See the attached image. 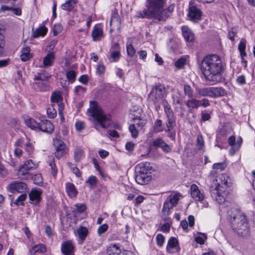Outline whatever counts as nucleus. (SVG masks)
<instances>
[{"instance_id":"nucleus-18","label":"nucleus","mask_w":255,"mask_h":255,"mask_svg":"<svg viewBox=\"0 0 255 255\" xmlns=\"http://www.w3.org/2000/svg\"><path fill=\"white\" fill-rule=\"evenodd\" d=\"M38 129H40L43 132L50 133L54 130V126L50 121L44 120L39 123Z\"/></svg>"},{"instance_id":"nucleus-23","label":"nucleus","mask_w":255,"mask_h":255,"mask_svg":"<svg viewBox=\"0 0 255 255\" xmlns=\"http://www.w3.org/2000/svg\"><path fill=\"white\" fill-rule=\"evenodd\" d=\"M65 190L67 195L70 198H75L78 194V191L72 183L67 182L65 184Z\"/></svg>"},{"instance_id":"nucleus-41","label":"nucleus","mask_w":255,"mask_h":255,"mask_svg":"<svg viewBox=\"0 0 255 255\" xmlns=\"http://www.w3.org/2000/svg\"><path fill=\"white\" fill-rule=\"evenodd\" d=\"M163 105L164 109V112L167 118L174 117L173 112L171 109L170 106L166 101H163Z\"/></svg>"},{"instance_id":"nucleus-30","label":"nucleus","mask_w":255,"mask_h":255,"mask_svg":"<svg viewBox=\"0 0 255 255\" xmlns=\"http://www.w3.org/2000/svg\"><path fill=\"white\" fill-rule=\"evenodd\" d=\"M55 59V54L53 52L48 53L43 58V64L44 67L51 66Z\"/></svg>"},{"instance_id":"nucleus-9","label":"nucleus","mask_w":255,"mask_h":255,"mask_svg":"<svg viewBox=\"0 0 255 255\" xmlns=\"http://www.w3.org/2000/svg\"><path fill=\"white\" fill-rule=\"evenodd\" d=\"M50 76L46 72L38 73L34 77L36 81L35 84L39 88L40 91H45L47 89V85L45 82L48 79Z\"/></svg>"},{"instance_id":"nucleus-51","label":"nucleus","mask_w":255,"mask_h":255,"mask_svg":"<svg viewBox=\"0 0 255 255\" xmlns=\"http://www.w3.org/2000/svg\"><path fill=\"white\" fill-rule=\"evenodd\" d=\"M236 82L240 86H244L246 83V78L244 75H241L237 76Z\"/></svg>"},{"instance_id":"nucleus-21","label":"nucleus","mask_w":255,"mask_h":255,"mask_svg":"<svg viewBox=\"0 0 255 255\" xmlns=\"http://www.w3.org/2000/svg\"><path fill=\"white\" fill-rule=\"evenodd\" d=\"M74 246L70 241L64 242L61 245V252L64 255H73Z\"/></svg>"},{"instance_id":"nucleus-25","label":"nucleus","mask_w":255,"mask_h":255,"mask_svg":"<svg viewBox=\"0 0 255 255\" xmlns=\"http://www.w3.org/2000/svg\"><path fill=\"white\" fill-rule=\"evenodd\" d=\"M76 233L79 238L78 242L82 244L88 236L89 231L86 227L81 226L77 229Z\"/></svg>"},{"instance_id":"nucleus-57","label":"nucleus","mask_w":255,"mask_h":255,"mask_svg":"<svg viewBox=\"0 0 255 255\" xmlns=\"http://www.w3.org/2000/svg\"><path fill=\"white\" fill-rule=\"evenodd\" d=\"M108 229V225L106 224H103L102 225L100 226L97 232L98 234L99 235H101L102 234H104L105 232L107 231Z\"/></svg>"},{"instance_id":"nucleus-26","label":"nucleus","mask_w":255,"mask_h":255,"mask_svg":"<svg viewBox=\"0 0 255 255\" xmlns=\"http://www.w3.org/2000/svg\"><path fill=\"white\" fill-rule=\"evenodd\" d=\"M181 29L185 40L188 42H192L194 40V36L191 29L188 26L185 25L182 27Z\"/></svg>"},{"instance_id":"nucleus-37","label":"nucleus","mask_w":255,"mask_h":255,"mask_svg":"<svg viewBox=\"0 0 255 255\" xmlns=\"http://www.w3.org/2000/svg\"><path fill=\"white\" fill-rule=\"evenodd\" d=\"M200 100L192 98L187 101L186 106L190 109H197L199 107Z\"/></svg>"},{"instance_id":"nucleus-56","label":"nucleus","mask_w":255,"mask_h":255,"mask_svg":"<svg viewBox=\"0 0 255 255\" xmlns=\"http://www.w3.org/2000/svg\"><path fill=\"white\" fill-rule=\"evenodd\" d=\"M226 164L224 162L216 163L213 165V168L223 170L225 169Z\"/></svg>"},{"instance_id":"nucleus-11","label":"nucleus","mask_w":255,"mask_h":255,"mask_svg":"<svg viewBox=\"0 0 255 255\" xmlns=\"http://www.w3.org/2000/svg\"><path fill=\"white\" fill-rule=\"evenodd\" d=\"M132 119L135 126L139 129H141L146 124V120L144 117V114L142 113L141 110H139L138 112H136L132 115Z\"/></svg>"},{"instance_id":"nucleus-39","label":"nucleus","mask_w":255,"mask_h":255,"mask_svg":"<svg viewBox=\"0 0 255 255\" xmlns=\"http://www.w3.org/2000/svg\"><path fill=\"white\" fill-rule=\"evenodd\" d=\"M48 164L51 168L52 175L53 177H55L57 175L58 170L53 157H49Z\"/></svg>"},{"instance_id":"nucleus-33","label":"nucleus","mask_w":255,"mask_h":255,"mask_svg":"<svg viewBox=\"0 0 255 255\" xmlns=\"http://www.w3.org/2000/svg\"><path fill=\"white\" fill-rule=\"evenodd\" d=\"M41 192L37 190H32L29 195L30 200L35 203H38L40 200Z\"/></svg>"},{"instance_id":"nucleus-62","label":"nucleus","mask_w":255,"mask_h":255,"mask_svg":"<svg viewBox=\"0 0 255 255\" xmlns=\"http://www.w3.org/2000/svg\"><path fill=\"white\" fill-rule=\"evenodd\" d=\"M79 81L85 85H86L89 81V78L87 75H83L79 78Z\"/></svg>"},{"instance_id":"nucleus-60","label":"nucleus","mask_w":255,"mask_h":255,"mask_svg":"<svg viewBox=\"0 0 255 255\" xmlns=\"http://www.w3.org/2000/svg\"><path fill=\"white\" fill-rule=\"evenodd\" d=\"M85 127V124L81 121H78L75 123V128L78 131H81Z\"/></svg>"},{"instance_id":"nucleus-36","label":"nucleus","mask_w":255,"mask_h":255,"mask_svg":"<svg viewBox=\"0 0 255 255\" xmlns=\"http://www.w3.org/2000/svg\"><path fill=\"white\" fill-rule=\"evenodd\" d=\"M75 4V0H66L65 2L61 5V8L64 10L71 11L74 8Z\"/></svg>"},{"instance_id":"nucleus-12","label":"nucleus","mask_w":255,"mask_h":255,"mask_svg":"<svg viewBox=\"0 0 255 255\" xmlns=\"http://www.w3.org/2000/svg\"><path fill=\"white\" fill-rule=\"evenodd\" d=\"M62 99L61 94L59 92H55L51 97L52 105H54V106H57L58 107V112L60 116H62V111L64 109V105L62 103Z\"/></svg>"},{"instance_id":"nucleus-15","label":"nucleus","mask_w":255,"mask_h":255,"mask_svg":"<svg viewBox=\"0 0 255 255\" xmlns=\"http://www.w3.org/2000/svg\"><path fill=\"white\" fill-rule=\"evenodd\" d=\"M190 195L192 199L196 201L202 202L205 198L203 192H202L199 189L197 185L193 184L191 185Z\"/></svg>"},{"instance_id":"nucleus-13","label":"nucleus","mask_w":255,"mask_h":255,"mask_svg":"<svg viewBox=\"0 0 255 255\" xmlns=\"http://www.w3.org/2000/svg\"><path fill=\"white\" fill-rule=\"evenodd\" d=\"M37 166L38 164L33 162L31 159L26 160L19 169V176H21L26 175L29 170L36 169Z\"/></svg>"},{"instance_id":"nucleus-55","label":"nucleus","mask_w":255,"mask_h":255,"mask_svg":"<svg viewBox=\"0 0 255 255\" xmlns=\"http://www.w3.org/2000/svg\"><path fill=\"white\" fill-rule=\"evenodd\" d=\"M184 94L189 97H192L193 90L191 87L188 85H184Z\"/></svg>"},{"instance_id":"nucleus-54","label":"nucleus","mask_w":255,"mask_h":255,"mask_svg":"<svg viewBox=\"0 0 255 255\" xmlns=\"http://www.w3.org/2000/svg\"><path fill=\"white\" fill-rule=\"evenodd\" d=\"M156 240L157 242V245L159 247H162L164 244L165 241L164 236L162 234H158L156 236Z\"/></svg>"},{"instance_id":"nucleus-17","label":"nucleus","mask_w":255,"mask_h":255,"mask_svg":"<svg viewBox=\"0 0 255 255\" xmlns=\"http://www.w3.org/2000/svg\"><path fill=\"white\" fill-rule=\"evenodd\" d=\"M228 142L231 146L229 150V153L230 155H233L240 148L242 143V139L241 138L240 140L236 141L235 137L234 135H232L229 138Z\"/></svg>"},{"instance_id":"nucleus-29","label":"nucleus","mask_w":255,"mask_h":255,"mask_svg":"<svg viewBox=\"0 0 255 255\" xmlns=\"http://www.w3.org/2000/svg\"><path fill=\"white\" fill-rule=\"evenodd\" d=\"M24 121L25 125L32 129H38L39 127V123H37L34 119L26 116L24 118Z\"/></svg>"},{"instance_id":"nucleus-64","label":"nucleus","mask_w":255,"mask_h":255,"mask_svg":"<svg viewBox=\"0 0 255 255\" xmlns=\"http://www.w3.org/2000/svg\"><path fill=\"white\" fill-rule=\"evenodd\" d=\"M33 180L34 181L35 184L39 185L42 182V178L40 174L35 175L33 177Z\"/></svg>"},{"instance_id":"nucleus-40","label":"nucleus","mask_w":255,"mask_h":255,"mask_svg":"<svg viewBox=\"0 0 255 255\" xmlns=\"http://www.w3.org/2000/svg\"><path fill=\"white\" fill-rule=\"evenodd\" d=\"M77 73L74 70H69L66 72V77L68 81L73 83L76 80Z\"/></svg>"},{"instance_id":"nucleus-4","label":"nucleus","mask_w":255,"mask_h":255,"mask_svg":"<svg viewBox=\"0 0 255 255\" xmlns=\"http://www.w3.org/2000/svg\"><path fill=\"white\" fill-rule=\"evenodd\" d=\"M228 214L233 230L240 236H248L249 228L246 216L240 210L235 209L228 211Z\"/></svg>"},{"instance_id":"nucleus-35","label":"nucleus","mask_w":255,"mask_h":255,"mask_svg":"<svg viewBox=\"0 0 255 255\" xmlns=\"http://www.w3.org/2000/svg\"><path fill=\"white\" fill-rule=\"evenodd\" d=\"M148 176L146 174L142 173H137L135 176V180L136 182L140 185L146 184L147 181Z\"/></svg>"},{"instance_id":"nucleus-44","label":"nucleus","mask_w":255,"mask_h":255,"mask_svg":"<svg viewBox=\"0 0 255 255\" xmlns=\"http://www.w3.org/2000/svg\"><path fill=\"white\" fill-rule=\"evenodd\" d=\"M129 130L131 133V136L133 138H136L138 134V131L140 129L135 126V124H131L128 128Z\"/></svg>"},{"instance_id":"nucleus-43","label":"nucleus","mask_w":255,"mask_h":255,"mask_svg":"<svg viewBox=\"0 0 255 255\" xmlns=\"http://www.w3.org/2000/svg\"><path fill=\"white\" fill-rule=\"evenodd\" d=\"M31 250L34 253H44L46 252V247L43 244H39L34 246Z\"/></svg>"},{"instance_id":"nucleus-38","label":"nucleus","mask_w":255,"mask_h":255,"mask_svg":"<svg viewBox=\"0 0 255 255\" xmlns=\"http://www.w3.org/2000/svg\"><path fill=\"white\" fill-rule=\"evenodd\" d=\"M48 31V29L45 26H42L36 29L33 33L34 37H38L39 36H45Z\"/></svg>"},{"instance_id":"nucleus-10","label":"nucleus","mask_w":255,"mask_h":255,"mask_svg":"<svg viewBox=\"0 0 255 255\" xmlns=\"http://www.w3.org/2000/svg\"><path fill=\"white\" fill-rule=\"evenodd\" d=\"M7 190L11 192L23 193L26 191L27 185L22 182L14 181L9 184L6 187Z\"/></svg>"},{"instance_id":"nucleus-53","label":"nucleus","mask_w":255,"mask_h":255,"mask_svg":"<svg viewBox=\"0 0 255 255\" xmlns=\"http://www.w3.org/2000/svg\"><path fill=\"white\" fill-rule=\"evenodd\" d=\"M91 187L95 186L97 183V178L95 176H90L86 181Z\"/></svg>"},{"instance_id":"nucleus-19","label":"nucleus","mask_w":255,"mask_h":255,"mask_svg":"<svg viewBox=\"0 0 255 255\" xmlns=\"http://www.w3.org/2000/svg\"><path fill=\"white\" fill-rule=\"evenodd\" d=\"M190 19L193 21L199 20L201 19L202 12L198 8L192 6L189 8L188 14Z\"/></svg>"},{"instance_id":"nucleus-31","label":"nucleus","mask_w":255,"mask_h":255,"mask_svg":"<svg viewBox=\"0 0 255 255\" xmlns=\"http://www.w3.org/2000/svg\"><path fill=\"white\" fill-rule=\"evenodd\" d=\"M110 24L113 26V28L119 29L120 27L121 21L119 16L117 13H113L112 15Z\"/></svg>"},{"instance_id":"nucleus-58","label":"nucleus","mask_w":255,"mask_h":255,"mask_svg":"<svg viewBox=\"0 0 255 255\" xmlns=\"http://www.w3.org/2000/svg\"><path fill=\"white\" fill-rule=\"evenodd\" d=\"M186 63V59L183 58H181L177 60L175 63V66L178 68H182Z\"/></svg>"},{"instance_id":"nucleus-48","label":"nucleus","mask_w":255,"mask_h":255,"mask_svg":"<svg viewBox=\"0 0 255 255\" xmlns=\"http://www.w3.org/2000/svg\"><path fill=\"white\" fill-rule=\"evenodd\" d=\"M24 150L29 154L31 155L34 151V146L32 143L28 142L24 145Z\"/></svg>"},{"instance_id":"nucleus-46","label":"nucleus","mask_w":255,"mask_h":255,"mask_svg":"<svg viewBox=\"0 0 255 255\" xmlns=\"http://www.w3.org/2000/svg\"><path fill=\"white\" fill-rule=\"evenodd\" d=\"M120 53L119 51H113L111 53L110 60L111 62H117L119 60L120 57Z\"/></svg>"},{"instance_id":"nucleus-52","label":"nucleus","mask_w":255,"mask_h":255,"mask_svg":"<svg viewBox=\"0 0 255 255\" xmlns=\"http://www.w3.org/2000/svg\"><path fill=\"white\" fill-rule=\"evenodd\" d=\"M197 146L199 149H202L204 147V141L201 135H199L197 136Z\"/></svg>"},{"instance_id":"nucleus-61","label":"nucleus","mask_w":255,"mask_h":255,"mask_svg":"<svg viewBox=\"0 0 255 255\" xmlns=\"http://www.w3.org/2000/svg\"><path fill=\"white\" fill-rule=\"evenodd\" d=\"M62 30V27L61 24H57L54 26L53 33L54 35H57Z\"/></svg>"},{"instance_id":"nucleus-5","label":"nucleus","mask_w":255,"mask_h":255,"mask_svg":"<svg viewBox=\"0 0 255 255\" xmlns=\"http://www.w3.org/2000/svg\"><path fill=\"white\" fill-rule=\"evenodd\" d=\"M229 176L225 174L218 175L216 179V183L210 188L212 197L219 204H222L226 201V195L224 190L228 186Z\"/></svg>"},{"instance_id":"nucleus-47","label":"nucleus","mask_w":255,"mask_h":255,"mask_svg":"<svg viewBox=\"0 0 255 255\" xmlns=\"http://www.w3.org/2000/svg\"><path fill=\"white\" fill-rule=\"evenodd\" d=\"M126 47L128 55L131 57L134 56L135 54V49L132 44L130 43H127Z\"/></svg>"},{"instance_id":"nucleus-34","label":"nucleus","mask_w":255,"mask_h":255,"mask_svg":"<svg viewBox=\"0 0 255 255\" xmlns=\"http://www.w3.org/2000/svg\"><path fill=\"white\" fill-rule=\"evenodd\" d=\"M246 47V40L244 38H242L238 45V50L240 51L241 59L247 56L245 52Z\"/></svg>"},{"instance_id":"nucleus-3","label":"nucleus","mask_w":255,"mask_h":255,"mask_svg":"<svg viewBox=\"0 0 255 255\" xmlns=\"http://www.w3.org/2000/svg\"><path fill=\"white\" fill-rule=\"evenodd\" d=\"M87 115L94 120V127L108 128L111 124V115L105 113L96 101H91L87 111Z\"/></svg>"},{"instance_id":"nucleus-6","label":"nucleus","mask_w":255,"mask_h":255,"mask_svg":"<svg viewBox=\"0 0 255 255\" xmlns=\"http://www.w3.org/2000/svg\"><path fill=\"white\" fill-rule=\"evenodd\" d=\"M198 93L202 97H208L216 98L224 96L227 94V91L222 87H209L198 89Z\"/></svg>"},{"instance_id":"nucleus-32","label":"nucleus","mask_w":255,"mask_h":255,"mask_svg":"<svg viewBox=\"0 0 255 255\" xmlns=\"http://www.w3.org/2000/svg\"><path fill=\"white\" fill-rule=\"evenodd\" d=\"M30 49L29 47H25L21 50V54L20 55V59L25 62L32 58V55L30 53Z\"/></svg>"},{"instance_id":"nucleus-42","label":"nucleus","mask_w":255,"mask_h":255,"mask_svg":"<svg viewBox=\"0 0 255 255\" xmlns=\"http://www.w3.org/2000/svg\"><path fill=\"white\" fill-rule=\"evenodd\" d=\"M54 105H51L47 109V114L49 118L53 119L57 115L56 110L55 109Z\"/></svg>"},{"instance_id":"nucleus-59","label":"nucleus","mask_w":255,"mask_h":255,"mask_svg":"<svg viewBox=\"0 0 255 255\" xmlns=\"http://www.w3.org/2000/svg\"><path fill=\"white\" fill-rule=\"evenodd\" d=\"M26 198V194L22 193L15 200V203L16 204H22V202L25 200Z\"/></svg>"},{"instance_id":"nucleus-22","label":"nucleus","mask_w":255,"mask_h":255,"mask_svg":"<svg viewBox=\"0 0 255 255\" xmlns=\"http://www.w3.org/2000/svg\"><path fill=\"white\" fill-rule=\"evenodd\" d=\"M92 36L94 41H100L104 37L103 31L100 25H96L93 29Z\"/></svg>"},{"instance_id":"nucleus-16","label":"nucleus","mask_w":255,"mask_h":255,"mask_svg":"<svg viewBox=\"0 0 255 255\" xmlns=\"http://www.w3.org/2000/svg\"><path fill=\"white\" fill-rule=\"evenodd\" d=\"M180 250V248L177 239L174 237L170 238L166 246L167 252L169 254H174L179 252Z\"/></svg>"},{"instance_id":"nucleus-20","label":"nucleus","mask_w":255,"mask_h":255,"mask_svg":"<svg viewBox=\"0 0 255 255\" xmlns=\"http://www.w3.org/2000/svg\"><path fill=\"white\" fill-rule=\"evenodd\" d=\"M153 145L155 147H160L164 152H170L171 149L161 138H157L153 142Z\"/></svg>"},{"instance_id":"nucleus-45","label":"nucleus","mask_w":255,"mask_h":255,"mask_svg":"<svg viewBox=\"0 0 255 255\" xmlns=\"http://www.w3.org/2000/svg\"><path fill=\"white\" fill-rule=\"evenodd\" d=\"M168 122L166 124V128L164 129L165 131H169L174 127L175 125V118L174 117L171 118H167Z\"/></svg>"},{"instance_id":"nucleus-27","label":"nucleus","mask_w":255,"mask_h":255,"mask_svg":"<svg viewBox=\"0 0 255 255\" xmlns=\"http://www.w3.org/2000/svg\"><path fill=\"white\" fill-rule=\"evenodd\" d=\"M85 157L84 150L80 146H77L74 150V159L76 162H79Z\"/></svg>"},{"instance_id":"nucleus-24","label":"nucleus","mask_w":255,"mask_h":255,"mask_svg":"<svg viewBox=\"0 0 255 255\" xmlns=\"http://www.w3.org/2000/svg\"><path fill=\"white\" fill-rule=\"evenodd\" d=\"M152 169V166L149 162H141L136 167L137 173H142L147 174Z\"/></svg>"},{"instance_id":"nucleus-1","label":"nucleus","mask_w":255,"mask_h":255,"mask_svg":"<svg viewBox=\"0 0 255 255\" xmlns=\"http://www.w3.org/2000/svg\"><path fill=\"white\" fill-rule=\"evenodd\" d=\"M164 0H146V8L138 11L136 16L154 19L158 21H165L172 13L175 5L172 4L167 8H164Z\"/></svg>"},{"instance_id":"nucleus-50","label":"nucleus","mask_w":255,"mask_h":255,"mask_svg":"<svg viewBox=\"0 0 255 255\" xmlns=\"http://www.w3.org/2000/svg\"><path fill=\"white\" fill-rule=\"evenodd\" d=\"M162 121L157 119L155 121L154 128L156 132H159L162 131L164 129L161 128Z\"/></svg>"},{"instance_id":"nucleus-2","label":"nucleus","mask_w":255,"mask_h":255,"mask_svg":"<svg viewBox=\"0 0 255 255\" xmlns=\"http://www.w3.org/2000/svg\"><path fill=\"white\" fill-rule=\"evenodd\" d=\"M201 70L205 80L210 85H215L221 81L224 68L219 56L214 54L205 56L201 63Z\"/></svg>"},{"instance_id":"nucleus-63","label":"nucleus","mask_w":255,"mask_h":255,"mask_svg":"<svg viewBox=\"0 0 255 255\" xmlns=\"http://www.w3.org/2000/svg\"><path fill=\"white\" fill-rule=\"evenodd\" d=\"M105 71V67L103 64H99L97 65L96 72L99 75H101L104 73Z\"/></svg>"},{"instance_id":"nucleus-49","label":"nucleus","mask_w":255,"mask_h":255,"mask_svg":"<svg viewBox=\"0 0 255 255\" xmlns=\"http://www.w3.org/2000/svg\"><path fill=\"white\" fill-rule=\"evenodd\" d=\"M86 89L81 86H77L74 88V93L78 95H83L86 92Z\"/></svg>"},{"instance_id":"nucleus-8","label":"nucleus","mask_w":255,"mask_h":255,"mask_svg":"<svg viewBox=\"0 0 255 255\" xmlns=\"http://www.w3.org/2000/svg\"><path fill=\"white\" fill-rule=\"evenodd\" d=\"M166 95V89L163 85L158 84L155 86L150 92L149 98L156 103L161 100Z\"/></svg>"},{"instance_id":"nucleus-7","label":"nucleus","mask_w":255,"mask_h":255,"mask_svg":"<svg viewBox=\"0 0 255 255\" xmlns=\"http://www.w3.org/2000/svg\"><path fill=\"white\" fill-rule=\"evenodd\" d=\"M181 197V194L179 193L170 195L164 203L162 210V212L164 214L168 215L170 210L178 204Z\"/></svg>"},{"instance_id":"nucleus-14","label":"nucleus","mask_w":255,"mask_h":255,"mask_svg":"<svg viewBox=\"0 0 255 255\" xmlns=\"http://www.w3.org/2000/svg\"><path fill=\"white\" fill-rule=\"evenodd\" d=\"M53 144L56 148L55 156L60 158L65 153L66 145L64 142L60 139L55 138L53 140Z\"/></svg>"},{"instance_id":"nucleus-28","label":"nucleus","mask_w":255,"mask_h":255,"mask_svg":"<svg viewBox=\"0 0 255 255\" xmlns=\"http://www.w3.org/2000/svg\"><path fill=\"white\" fill-rule=\"evenodd\" d=\"M107 251L108 255H120L122 252L119 245L115 244H111L108 247Z\"/></svg>"}]
</instances>
